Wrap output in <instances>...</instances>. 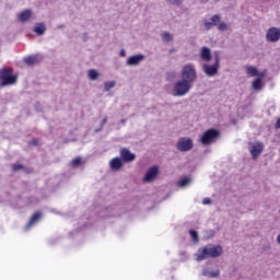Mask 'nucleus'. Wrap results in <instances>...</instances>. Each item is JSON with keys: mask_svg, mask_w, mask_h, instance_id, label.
Segmentation results:
<instances>
[{"mask_svg": "<svg viewBox=\"0 0 280 280\" xmlns=\"http://www.w3.org/2000/svg\"><path fill=\"white\" fill-rule=\"evenodd\" d=\"M222 255V246L221 245H207L206 247L199 248L195 254L196 261H205V259H209L212 257H220Z\"/></svg>", "mask_w": 280, "mask_h": 280, "instance_id": "1", "label": "nucleus"}, {"mask_svg": "<svg viewBox=\"0 0 280 280\" xmlns=\"http://www.w3.org/2000/svg\"><path fill=\"white\" fill-rule=\"evenodd\" d=\"M191 89H194L192 83L180 79L173 84L172 89L166 88V93L173 97H185Z\"/></svg>", "mask_w": 280, "mask_h": 280, "instance_id": "2", "label": "nucleus"}, {"mask_svg": "<svg viewBox=\"0 0 280 280\" xmlns=\"http://www.w3.org/2000/svg\"><path fill=\"white\" fill-rule=\"evenodd\" d=\"M182 80L190 83H194L198 80V71L196 70L195 63H186L180 70Z\"/></svg>", "mask_w": 280, "mask_h": 280, "instance_id": "3", "label": "nucleus"}, {"mask_svg": "<svg viewBox=\"0 0 280 280\" xmlns=\"http://www.w3.org/2000/svg\"><path fill=\"white\" fill-rule=\"evenodd\" d=\"M218 137H220V132H218V130L208 129L200 137V143L201 145H211V143H215V141H218Z\"/></svg>", "mask_w": 280, "mask_h": 280, "instance_id": "4", "label": "nucleus"}, {"mask_svg": "<svg viewBox=\"0 0 280 280\" xmlns=\"http://www.w3.org/2000/svg\"><path fill=\"white\" fill-rule=\"evenodd\" d=\"M202 71L205 74L208 75V78H213L218 75V71H220V57L217 56L214 59V63H202Z\"/></svg>", "mask_w": 280, "mask_h": 280, "instance_id": "5", "label": "nucleus"}, {"mask_svg": "<svg viewBox=\"0 0 280 280\" xmlns=\"http://www.w3.org/2000/svg\"><path fill=\"white\" fill-rule=\"evenodd\" d=\"M175 148L178 152H189L190 150H194V139L189 137H182L178 139Z\"/></svg>", "mask_w": 280, "mask_h": 280, "instance_id": "6", "label": "nucleus"}, {"mask_svg": "<svg viewBox=\"0 0 280 280\" xmlns=\"http://www.w3.org/2000/svg\"><path fill=\"white\" fill-rule=\"evenodd\" d=\"M156 176H159V166H151L144 174L142 178V183H154L156 180Z\"/></svg>", "mask_w": 280, "mask_h": 280, "instance_id": "7", "label": "nucleus"}, {"mask_svg": "<svg viewBox=\"0 0 280 280\" xmlns=\"http://www.w3.org/2000/svg\"><path fill=\"white\" fill-rule=\"evenodd\" d=\"M267 43H279L280 40V28L270 27L266 33Z\"/></svg>", "mask_w": 280, "mask_h": 280, "instance_id": "8", "label": "nucleus"}, {"mask_svg": "<svg viewBox=\"0 0 280 280\" xmlns=\"http://www.w3.org/2000/svg\"><path fill=\"white\" fill-rule=\"evenodd\" d=\"M145 60V55L143 54H138L133 56H129L126 60L127 67H139L141 62Z\"/></svg>", "mask_w": 280, "mask_h": 280, "instance_id": "9", "label": "nucleus"}, {"mask_svg": "<svg viewBox=\"0 0 280 280\" xmlns=\"http://www.w3.org/2000/svg\"><path fill=\"white\" fill-rule=\"evenodd\" d=\"M246 73L247 75H249V78H266V75L268 74V70H262L261 72H259L257 67L247 66Z\"/></svg>", "mask_w": 280, "mask_h": 280, "instance_id": "10", "label": "nucleus"}, {"mask_svg": "<svg viewBox=\"0 0 280 280\" xmlns=\"http://www.w3.org/2000/svg\"><path fill=\"white\" fill-rule=\"evenodd\" d=\"M248 150L253 159H257L264 152V144L261 142H250Z\"/></svg>", "mask_w": 280, "mask_h": 280, "instance_id": "11", "label": "nucleus"}, {"mask_svg": "<svg viewBox=\"0 0 280 280\" xmlns=\"http://www.w3.org/2000/svg\"><path fill=\"white\" fill-rule=\"evenodd\" d=\"M221 19L222 18L220 16V14L212 15L210 21L208 19H205L202 21L205 30L209 31V30L215 27V25H218V23H220Z\"/></svg>", "mask_w": 280, "mask_h": 280, "instance_id": "12", "label": "nucleus"}, {"mask_svg": "<svg viewBox=\"0 0 280 280\" xmlns=\"http://www.w3.org/2000/svg\"><path fill=\"white\" fill-rule=\"evenodd\" d=\"M120 159L125 163H132V161H135L137 159V155L135 153L130 152V150L124 148L120 150Z\"/></svg>", "mask_w": 280, "mask_h": 280, "instance_id": "13", "label": "nucleus"}, {"mask_svg": "<svg viewBox=\"0 0 280 280\" xmlns=\"http://www.w3.org/2000/svg\"><path fill=\"white\" fill-rule=\"evenodd\" d=\"M109 167L113 172H119L124 167V161L121 158H114L109 161Z\"/></svg>", "mask_w": 280, "mask_h": 280, "instance_id": "14", "label": "nucleus"}, {"mask_svg": "<svg viewBox=\"0 0 280 280\" xmlns=\"http://www.w3.org/2000/svg\"><path fill=\"white\" fill-rule=\"evenodd\" d=\"M199 57L203 62H211V49L207 46L201 47Z\"/></svg>", "mask_w": 280, "mask_h": 280, "instance_id": "15", "label": "nucleus"}, {"mask_svg": "<svg viewBox=\"0 0 280 280\" xmlns=\"http://www.w3.org/2000/svg\"><path fill=\"white\" fill-rule=\"evenodd\" d=\"M40 218H43V214H40L39 212L34 213L28 223L26 224L25 230L30 231L32 226H35L40 221Z\"/></svg>", "mask_w": 280, "mask_h": 280, "instance_id": "16", "label": "nucleus"}, {"mask_svg": "<svg viewBox=\"0 0 280 280\" xmlns=\"http://www.w3.org/2000/svg\"><path fill=\"white\" fill-rule=\"evenodd\" d=\"M202 277H208L209 279H215L217 277H220V270H211V268H205L201 271Z\"/></svg>", "mask_w": 280, "mask_h": 280, "instance_id": "17", "label": "nucleus"}, {"mask_svg": "<svg viewBox=\"0 0 280 280\" xmlns=\"http://www.w3.org/2000/svg\"><path fill=\"white\" fill-rule=\"evenodd\" d=\"M265 83H264V77H257L253 82H252V89L254 91H261L264 89Z\"/></svg>", "mask_w": 280, "mask_h": 280, "instance_id": "18", "label": "nucleus"}, {"mask_svg": "<svg viewBox=\"0 0 280 280\" xmlns=\"http://www.w3.org/2000/svg\"><path fill=\"white\" fill-rule=\"evenodd\" d=\"M32 10L26 9L19 14V21H21V23H27V21L32 19Z\"/></svg>", "mask_w": 280, "mask_h": 280, "instance_id": "19", "label": "nucleus"}, {"mask_svg": "<svg viewBox=\"0 0 280 280\" xmlns=\"http://www.w3.org/2000/svg\"><path fill=\"white\" fill-rule=\"evenodd\" d=\"M33 32H35V34H38V36H43V34H45V32H47V26H45L44 23H36Z\"/></svg>", "mask_w": 280, "mask_h": 280, "instance_id": "20", "label": "nucleus"}, {"mask_svg": "<svg viewBox=\"0 0 280 280\" xmlns=\"http://www.w3.org/2000/svg\"><path fill=\"white\" fill-rule=\"evenodd\" d=\"M12 84H16V75H13V74H11L10 77H7L0 83V85H2V86H12Z\"/></svg>", "mask_w": 280, "mask_h": 280, "instance_id": "21", "label": "nucleus"}, {"mask_svg": "<svg viewBox=\"0 0 280 280\" xmlns=\"http://www.w3.org/2000/svg\"><path fill=\"white\" fill-rule=\"evenodd\" d=\"M191 183H192L191 177H184L177 182V187H182V188L189 187Z\"/></svg>", "mask_w": 280, "mask_h": 280, "instance_id": "22", "label": "nucleus"}, {"mask_svg": "<svg viewBox=\"0 0 280 280\" xmlns=\"http://www.w3.org/2000/svg\"><path fill=\"white\" fill-rule=\"evenodd\" d=\"M12 75V68H3L0 69V80L1 82L5 80V78H9Z\"/></svg>", "mask_w": 280, "mask_h": 280, "instance_id": "23", "label": "nucleus"}, {"mask_svg": "<svg viewBox=\"0 0 280 280\" xmlns=\"http://www.w3.org/2000/svg\"><path fill=\"white\" fill-rule=\"evenodd\" d=\"M88 78L89 80H91L92 82H95V80L100 79V72L95 69H90L88 71Z\"/></svg>", "mask_w": 280, "mask_h": 280, "instance_id": "24", "label": "nucleus"}, {"mask_svg": "<svg viewBox=\"0 0 280 280\" xmlns=\"http://www.w3.org/2000/svg\"><path fill=\"white\" fill-rule=\"evenodd\" d=\"M24 62L28 67H34V65H36L38 62V57L37 56H28V57L24 58Z\"/></svg>", "mask_w": 280, "mask_h": 280, "instance_id": "25", "label": "nucleus"}, {"mask_svg": "<svg viewBox=\"0 0 280 280\" xmlns=\"http://www.w3.org/2000/svg\"><path fill=\"white\" fill-rule=\"evenodd\" d=\"M116 84H117V82H115V81H105L104 82V91L108 92V91H110V89H115Z\"/></svg>", "mask_w": 280, "mask_h": 280, "instance_id": "26", "label": "nucleus"}, {"mask_svg": "<svg viewBox=\"0 0 280 280\" xmlns=\"http://www.w3.org/2000/svg\"><path fill=\"white\" fill-rule=\"evenodd\" d=\"M162 38L164 43H172V40L174 39V36L171 33L164 32L162 34Z\"/></svg>", "mask_w": 280, "mask_h": 280, "instance_id": "27", "label": "nucleus"}, {"mask_svg": "<svg viewBox=\"0 0 280 280\" xmlns=\"http://www.w3.org/2000/svg\"><path fill=\"white\" fill-rule=\"evenodd\" d=\"M230 25L229 24H226V22H221V23H219V25H218V30L220 31V32H226L228 30H230Z\"/></svg>", "mask_w": 280, "mask_h": 280, "instance_id": "28", "label": "nucleus"}, {"mask_svg": "<svg viewBox=\"0 0 280 280\" xmlns=\"http://www.w3.org/2000/svg\"><path fill=\"white\" fill-rule=\"evenodd\" d=\"M189 235L191 237V240H194L195 242H198L199 238H198V232H196V230H190L189 231Z\"/></svg>", "mask_w": 280, "mask_h": 280, "instance_id": "29", "label": "nucleus"}, {"mask_svg": "<svg viewBox=\"0 0 280 280\" xmlns=\"http://www.w3.org/2000/svg\"><path fill=\"white\" fill-rule=\"evenodd\" d=\"M81 163H82V159L77 158V159L72 160L71 165H72V167H78V165H80Z\"/></svg>", "mask_w": 280, "mask_h": 280, "instance_id": "30", "label": "nucleus"}, {"mask_svg": "<svg viewBox=\"0 0 280 280\" xmlns=\"http://www.w3.org/2000/svg\"><path fill=\"white\" fill-rule=\"evenodd\" d=\"M106 124H108V118H104L102 121H101V128L100 129H96L95 132H100V130H102V128H104V126H106Z\"/></svg>", "mask_w": 280, "mask_h": 280, "instance_id": "31", "label": "nucleus"}, {"mask_svg": "<svg viewBox=\"0 0 280 280\" xmlns=\"http://www.w3.org/2000/svg\"><path fill=\"white\" fill-rule=\"evenodd\" d=\"M13 170H14V172H18V170H23V165H21V164H14V165H13Z\"/></svg>", "mask_w": 280, "mask_h": 280, "instance_id": "32", "label": "nucleus"}, {"mask_svg": "<svg viewBox=\"0 0 280 280\" xmlns=\"http://www.w3.org/2000/svg\"><path fill=\"white\" fill-rule=\"evenodd\" d=\"M168 3H173L174 5H180V0H167Z\"/></svg>", "mask_w": 280, "mask_h": 280, "instance_id": "33", "label": "nucleus"}, {"mask_svg": "<svg viewBox=\"0 0 280 280\" xmlns=\"http://www.w3.org/2000/svg\"><path fill=\"white\" fill-rule=\"evenodd\" d=\"M119 56L121 58H126V49H121L120 52H119Z\"/></svg>", "mask_w": 280, "mask_h": 280, "instance_id": "34", "label": "nucleus"}, {"mask_svg": "<svg viewBox=\"0 0 280 280\" xmlns=\"http://www.w3.org/2000/svg\"><path fill=\"white\" fill-rule=\"evenodd\" d=\"M211 202V199L210 198H205L202 200V205H209Z\"/></svg>", "mask_w": 280, "mask_h": 280, "instance_id": "35", "label": "nucleus"}, {"mask_svg": "<svg viewBox=\"0 0 280 280\" xmlns=\"http://www.w3.org/2000/svg\"><path fill=\"white\" fill-rule=\"evenodd\" d=\"M276 128L279 129L280 128V118L277 120L276 122Z\"/></svg>", "mask_w": 280, "mask_h": 280, "instance_id": "36", "label": "nucleus"}, {"mask_svg": "<svg viewBox=\"0 0 280 280\" xmlns=\"http://www.w3.org/2000/svg\"><path fill=\"white\" fill-rule=\"evenodd\" d=\"M33 143H34V145H38V142L36 140Z\"/></svg>", "mask_w": 280, "mask_h": 280, "instance_id": "37", "label": "nucleus"}, {"mask_svg": "<svg viewBox=\"0 0 280 280\" xmlns=\"http://www.w3.org/2000/svg\"><path fill=\"white\" fill-rule=\"evenodd\" d=\"M121 124H126V119H122V120H121Z\"/></svg>", "mask_w": 280, "mask_h": 280, "instance_id": "38", "label": "nucleus"}, {"mask_svg": "<svg viewBox=\"0 0 280 280\" xmlns=\"http://www.w3.org/2000/svg\"><path fill=\"white\" fill-rule=\"evenodd\" d=\"M210 233H211V235H213V231H211Z\"/></svg>", "mask_w": 280, "mask_h": 280, "instance_id": "39", "label": "nucleus"}]
</instances>
